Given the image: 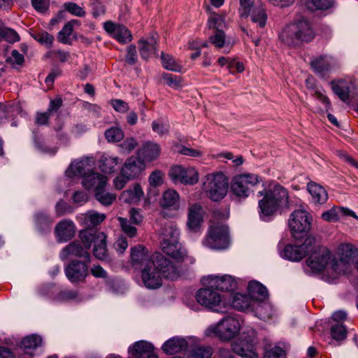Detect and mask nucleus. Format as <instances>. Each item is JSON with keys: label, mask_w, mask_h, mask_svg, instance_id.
<instances>
[{"label": "nucleus", "mask_w": 358, "mask_h": 358, "mask_svg": "<svg viewBox=\"0 0 358 358\" xmlns=\"http://www.w3.org/2000/svg\"><path fill=\"white\" fill-rule=\"evenodd\" d=\"M33 37L36 41L48 48L52 45L54 41L53 36L45 31L36 33L33 35Z\"/></svg>", "instance_id": "obj_53"}, {"label": "nucleus", "mask_w": 358, "mask_h": 358, "mask_svg": "<svg viewBox=\"0 0 358 358\" xmlns=\"http://www.w3.org/2000/svg\"><path fill=\"white\" fill-rule=\"evenodd\" d=\"M93 236L94 257L101 261L107 260L108 257L106 246V236L103 232L91 230Z\"/></svg>", "instance_id": "obj_25"}, {"label": "nucleus", "mask_w": 358, "mask_h": 358, "mask_svg": "<svg viewBox=\"0 0 358 358\" xmlns=\"http://www.w3.org/2000/svg\"><path fill=\"white\" fill-rule=\"evenodd\" d=\"M187 347L186 340L180 337H173L166 341L162 347V350L167 355L178 353Z\"/></svg>", "instance_id": "obj_32"}, {"label": "nucleus", "mask_w": 358, "mask_h": 358, "mask_svg": "<svg viewBox=\"0 0 358 358\" xmlns=\"http://www.w3.org/2000/svg\"><path fill=\"white\" fill-rule=\"evenodd\" d=\"M241 330L239 321L232 317H226L216 324L210 326L205 331L207 336H216L222 341H229Z\"/></svg>", "instance_id": "obj_8"}, {"label": "nucleus", "mask_w": 358, "mask_h": 358, "mask_svg": "<svg viewBox=\"0 0 358 358\" xmlns=\"http://www.w3.org/2000/svg\"><path fill=\"white\" fill-rule=\"evenodd\" d=\"M91 274L97 278L106 279L108 278V273L99 264H94L90 268Z\"/></svg>", "instance_id": "obj_64"}, {"label": "nucleus", "mask_w": 358, "mask_h": 358, "mask_svg": "<svg viewBox=\"0 0 358 358\" xmlns=\"http://www.w3.org/2000/svg\"><path fill=\"white\" fill-rule=\"evenodd\" d=\"M209 40L216 48H223L225 45V34L223 30L215 31V33L209 37Z\"/></svg>", "instance_id": "obj_52"}, {"label": "nucleus", "mask_w": 358, "mask_h": 358, "mask_svg": "<svg viewBox=\"0 0 358 358\" xmlns=\"http://www.w3.org/2000/svg\"><path fill=\"white\" fill-rule=\"evenodd\" d=\"M138 43L141 56L144 59H148L151 57L152 55L156 54L157 39L155 36H152L146 40H140Z\"/></svg>", "instance_id": "obj_35"}, {"label": "nucleus", "mask_w": 358, "mask_h": 358, "mask_svg": "<svg viewBox=\"0 0 358 358\" xmlns=\"http://www.w3.org/2000/svg\"><path fill=\"white\" fill-rule=\"evenodd\" d=\"M118 220L120 222L121 228L125 234H127L130 238L136 236L137 229L135 227L131 224L129 220H127L126 218L120 217H118Z\"/></svg>", "instance_id": "obj_51"}, {"label": "nucleus", "mask_w": 358, "mask_h": 358, "mask_svg": "<svg viewBox=\"0 0 358 358\" xmlns=\"http://www.w3.org/2000/svg\"><path fill=\"white\" fill-rule=\"evenodd\" d=\"M122 159L117 156L103 153L99 161L100 169L105 173H113L116 171L117 167L122 164Z\"/></svg>", "instance_id": "obj_29"}, {"label": "nucleus", "mask_w": 358, "mask_h": 358, "mask_svg": "<svg viewBox=\"0 0 358 358\" xmlns=\"http://www.w3.org/2000/svg\"><path fill=\"white\" fill-rule=\"evenodd\" d=\"M255 305V308L252 312H255L256 315L262 320L270 319L273 315V309L272 306L266 301L257 303Z\"/></svg>", "instance_id": "obj_40"}, {"label": "nucleus", "mask_w": 358, "mask_h": 358, "mask_svg": "<svg viewBox=\"0 0 358 358\" xmlns=\"http://www.w3.org/2000/svg\"><path fill=\"white\" fill-rule=\"evenodd\" d=\"M332 0H306V4L308 9L323 10L329 8L331 6Z\"/></svg>", "instance_id": "obj_50"}, {"label": "nucleus", "mask_w": 358, "mask_h": 358, "mask_svg": "<svg viewBox=\"0 0 358 358\" xmlns=\"http://www.w3.org/2000/svg\"><path fill=\"white\" fill-rule=\"evenodd\" d=\"M331 86L334 93L343 101L349 99L350 92L355 88L356 84L350 78L332 80Z\"/></svg>", "instance_id": "obj_22"}, {"label": "nucleus", "mask_w": 358, "mask_h": 358, "mask_svg": "<svg viewBox=\"0 0 358 358\" xmlns=\"http://www.w3.org/2000/svg\"><path fill=\"white\" fill-rule=\"evenodd\" d=\"M288 346L283 343H279L269 350H266L264 358H286Z\"/></svg>", "instance_id": "obj_41"}, {"label": "nucleus", "mask_w": 358, "mask_h": 358, "mask_svg": "<svg viewBox=\"0 0 358 358\" xmlns=\"http://www.w3.org/2000/svg\"><path fill=\"white\" fill-rule=\"evenodd\" d=\"M42 344V338L37 335L25 337L21 342V347L24 350L35 349Z\"/></svg>", "instance_id": "obj_44"}, {"label": "nucleus", "mask_w": 358, "mask_h": 358, "mask_svg": "<svg viewBox=\"0 0 358 358\" xmlns=\"http://www.w3.org/2000/svg\"><path fill=\"white\" fill-rule=\"evenodd\" d=\"M157 254L151 257L148 250L142 245L131 248L129 264L134 271H141L147 264L154 262Z\"/></svg>", "instance_id": "obj_16"}, {"label": "nucleus", "mask_w": 358, "mask_h": 358, "mask_svg": "<svg viewBox=\"0 0 358 358\" xmlns=\"http://www.w3.org/2000/svg\"><path fill=\"white\" fill-rule=\"evenodd\" d=\"M213 350L210 346H197L191 353L192 358H211Z\"/></svg>", "instance_id": "obj_46"}, {"label": "nucleus", "mask_w": 358, "mask_h": 358, "mask_svg": "<svg viewBox=\"0 0 358 358\" xmlns=\"http://www.w3.org/2000/svg\"><path fill=\"white\" fill-rule=\"evenodd\" d=\"M55 211L58 217L62 216L66 213H69L73 211L72 208L66 203L60 201L55 206Z\"/></svg>", "instance_id": "obj_63"}, {"label": "nucleus", "mask_w": 358, "mask_h": 358, "mask_svg": "<svg viewBox=\"0 0 358 358\" xmlns=\"http://www.w3.org/2000/svg\"><path fill=\"white\" fill-rule=\"evenodd\" d=\"M94 161L92 157H85L79 161H75L71 164L66 171L68 177L80 176L83 179L92 171Z\"/></svg>", "instance_id": "obj_21"}, {"label": "nucleus", "mask_w": 358, "mask_h": 358, "mask_svg": "<svg viewBox=\"0 0 358 358\" xmlns=\"http://www.w3.org/2000/svg\"><path fill=\"white\" fill-rule=\"evenodd\" d=\"M108 178L101 173L94 171L90 172L85 176L82 181V184L85 189H94L95 193L103 189L107 183Z\"/></svg>", "instance_id": "obj_27"}, {"label": "nucleus", "mask_w": 358, "mask_h": 358, "mask_svg": "<svg viewBox=\"0 0 358 358\" xmlns=\"http://www.w3.org/2000/svg\"><path fill=\"white\" fill-rule=\"evenodd\" d=\"M255 305L249 295L241 294H236L232 300L229 301V307L231 306L239 311H252L255 308Z\"/></svg>", "instance_id": "obj_31"}, {"label": "nucleus", "mask_w": 358, "mask_h": 358, "mask_svg": "<svg viewBox=\"0 0 358 358\" xmlns=\"http://www.w3.org/2000/svg\"><path fill=\"white\" fill-rule=\"evenodd\" d=\"M228 185V179L222 173H214L205 177L203 189L210 199L217 201L226 196Z\"/></svg>", "instance_id": "obj_9"}, {"label": "nucleus", "mask_w": 358, "mask_h": 358, "mask_svg": "<svg viewBox=\"0 0 358 358\" xmlns=\"http://www.w3.org/2000/svg\"><path fill=\"white\" fill-rule=\"evenodd\" d=\"M214 289L208 286L199 289L195 295L196 301L213 312L227 313L229 308V300L224 295H221Z\"/></svg>", "instance_id": "obj_6"}, {"label": "nucleus", "mask_w": 358, "mask_h": 358, "mask_svg": "<svg viewBox=\"0 0 358 358\" xmlns=\"http://www.w3.org/2000/svg\"><path fill=\"white\" fill-rule=\"evenodd\" d=\"M202 208L199 204H193L189 207L187 227L189 229L196 231L202 222Z\"/></svg>", "instance_id": "obj_34"}, {"label": "nucleus", "mask_w": 358, "mask_h": 358, "mask_svg": "<svg viewBox=\"0 0 358 358\" xmlns=\"http://www.w3.org/2000/svg\"><path fill=\"white\" fill-rule=\"evenodd\" d=\"M151 186L158 187L163 183V173L161 171L157 170L151 173L148 178Z\"/></svg>", "instance_id": "obj_59"}, {"label": "nucleus", "mask_w": 358, "mask_h": 358, "mask_svg": "<svg viewBox=\"0 0 358 358\" xmlns=\"http://www.w3.org/2000/svg\"><path fill=\"white\" fill-rule=\"evenodd\" d=\"M95 197L101 204L109 206L115 200L116 194L106 192L103 188L95 193Z\"/></svg>", "instance_id": "obj_48"}, {"label": "nucleus", "mask_w": 358, "mask_h": 358, "mask_svg": "<svg viewBox=\"0 0 358 358\" xmlns=\"http://www.w3.org/2000/svg\"><path fill=\"white\" fill-rule=\"evenodd\" d=\"M65 9L71 14L77 17H84L85 12L84 9L76 3L69 2L64 4Z\"/></svg>", "instance_id": "obj_56"}, {"label": "nucleus", "mask_w": 358, "mask_h": 358, "mask_svg": "<svg viewBox=\"0 0 358 358\" xmlns=\"http://www.w3.org/2000/svg\"><path fill=\"white\" fill-rule=\"evenodd\" d=\"M108 142H119L124 138V132L119 127H111L105 131Z\"/></svg>", "instance_id": "obj_49"}, {"label": "nucleus", "mask_w": 358, "mask_h": 358, "mask_svg": "<svg viewBox=\"0 0 358 358\" xmlns=\"http://www.w3.org/2000/svg\"><path fill=\"white\" fill-rule=\"evenodd\" d=\"M0 36L4 38L6 41L9 43H15L19 41V35L17 33L8 27H6L3 23L0 20Z\"/></svg>", "instance_id": "obj_45"}, {"label": "nucleus", "mask_w": 358, "mask_h": 358, "mask_svg": "<svg viewBox=\"0 0 358 358\" xmlns=\"http://www.w3.org/2000/svg\"><path fill=\"white\" fill-rule=\"evenodd\" d=\"M307 188L315 203H324L327 201L328 194L324 187L311 182L308 184Z\"/></svg>", "instance_id": "obj_38"}, {"label": "nucleus", "mask_w": 358, "mask_h": 358, "mask_svg": "<svg viewBox=\"0 0 358 358\" xmlns=\"http://www.w3.org/2000/svg\"><path fill=\"white\" fill-rule=\"evenodd\" d=\"M153 350L154 346L152 343L145 341H139L129 347L128 352L129 355H134L140 357V358H145L147 354L153 351Z\"/></svg>", "instance_id": "obj_37"}, {"label": "nucleus", "mask_w": 358, "mask_h": 358, "mask_svg": "<svg viewBox=\"0 0 358 358\" xmlns=\"http://www.w3.org/2000/svg\"><path fill=\"white\" fill-rule=\"evenodd\" d=\"M310 66L316 75L324 78L338 69L341 64L336 58L329 55H322L313 58Z\"/></svg>", "instance_id": "obj_15"}, {"label": "nucleus", "mask_w": 358, "mask_h": 358, "mask_svg": "<svg viewBox=\"0 0 358 358\" xmlns=\"http://www.w3.org/2000/svg\"><path fill=\"white\" fill-rule=\"evenodd\" d=\"M80 241H76L66 247L60 252V258L62 260L66 259L70 256L84 258L88 262L90 260L89 249L91 248L93 241V236L91 230H83L79 234Z\"/></svg>", "instance_id": "obj_7"}, {"label": "nucleus", "mask_w": 358, "mask_h": 358, "mask_svg": "<svg viewBox=\"0 0 358 358\" xmlns=\"http://www.w3.org/2000/svg\"><path fill=\"white\" fill-rule=\"evenodd\" d=\"M315 32L310 22L305 20L294 21L287 24L279 34V39L289 46H297L303 42H310Z\"/></svg>", "instance_id": "obj_4"}, {"label": "nucleus", "mask_w": 358, "mask_h": 358, "mask_svg": "<svg viewBox=\"0 0 358 358\" xmlns=\"http://www.w3.org/2000/svg\"><path fill=\"white\" fill-rule=\"evenodd\" d=\"M208 25L210 29H213L215 31L223 30L226 27L224 17L217 13H211L210 15Z\"/></svg>", "instance_id": "obj_42"}, {"label": "nucleus", "mask_w": 358, "mask_h": 358, "mask_svg": "<svg viewBox=\"0 0 358 358\" xmlns=\"http://www.w3.org/2000/svg\"><path fill=\"white\" fill-rule=\"evenodd\" d=\"M82 219L83 223L86 227H95L101 224L105 219L106 215L100 213L94 210H89L84 214H82Z\"/></svg>", "instance_id": "obj_39"}, {"label": "nucleus", "mask_w": 358, "mask_h": 358, "mask_svg": "<svg viewBox=\"0 0 358 358\" xmlns=\"http://www.w3.org/2000/svg\"><path fill=\"white\" fill-rule=\"evenodd\" d=\"M160 203L164 208L178 210L180 208V195L176 190L169 189L164 192Z\"/></svg>", "instance_id": "obj_33"}, {"label": "nucleus", "mask_w": 358, "mask_h": 358, "mask_svg": "<svg viewBox=\"0 0 358 358\" xmlns=\"http://www.w3.org/2000/svg\"><path fill=\"white\" fill-rule=\"evenodd\" d=\"M55 234L57 241L66 242L75 236L76 226L71 220H64L55 226Z\"/></svg>", "instance_id": "obj_26"}, {"label": "nucleus", "mask_w": 358, "mask_h": 358, "mask_svg": "<svg viewBox=\"0 0 358 358\" xmlns=\"http://www.w3.org/2000/svg\"><path fill=\"white\" fill-rule=\"evenodd\" d=\"M203 284L211 288L222 292H231L236 289V281L232 276L224 275H208L202 280Z\"/></svg>", "instance_id": "obj_18"}, {"label": "nucleus", "mask_w": 358, "mask_h": 358, "mask_svg": "<svg viewBox=\"0 0 358 358\" xmlns=\"http://www.w3.org/2000/svg\"><path fill=\"white\" fill-rule=\"evenodd\" d=\"M169 176L175 184L192 185L199 181V174L192 166L176 165L170 168Z\"/></svg>", "instance_id": "obj_14"}, {"label": "nucleus", "mask_w": 358, "mask_h": 358, "mask_svg": "<svg viewBox=\"0 0 358 358\" xmlns=\"http://www.w3.org/2000/svg\"><path fill=\"white\" fill-rule=\"evenodd\" d=\"M331 337L336 341H343L346 338L347 329L341 323H336L331 327Z\"/></svg>", "instance_id": "obj_47"}, {"label": "nucleus", "mask_w": 358, "mask_h": 358, "mask_svg": "<svg viewBox=\"0 0 358 358\" xmlns=\"http://www.w3.org/2000/svg\"><path fill=\"white\" fill-rule=\"evenodd\" d=\"M313 241V238H308L301 245H287L285 247L281 256L292 262H299L307 254H309Z\"/></svg>", "instance_id": "obj_19"}, {"label": "nucleus", "mask_w": 358, "mask_h": 358, "mask_svg": "<svg viewBox=\"0 0 358 358\" xmlns=\"http://www.w3.org/2000/svg\"><path fill=\"white\" fill-rule=\"evenodd\" d=\"M179 231L176 225L167 222L161 229V247L163 252L171 257L178 267V264L187 257V251L178 243ZM172 262V261H171Z\"/></svg>", "instance_id": "obj_5"}, {"label": "nucleus", "mask_w": 358, "mask_h": 358, "mask_svg": "<svg viewBox=\"0 0 358 358\" xmlns=\"http://www.w3.org/2000/svg\"><path fill=\"white\" fill-rule=\"evenodd\" d=\"M144 196V192L138 183L122 192L120 199L124 203L137 205Z\"/></svg>", "instance_id": "obj_28"}, {"label": "nucleus", "mask_w": 358, "mask_h": 358, "mask_svg": "<svg viewBox=\"0 0 358 358\" xmlns=\"http://www.w3.org/2000/svg\"><path fill=\"white\" fill-rule=\"evenodd\" d=\"M248 292L252 302H262L268 299V291L263 285L257 281H251L248 284Z\"/></svg>", "instance_id": "obj_30"}, {"label": "nucleus", "mask_w": 358, "mask_h": 358, "mask_svg": "<svg viewBox=\"0 0 358 358\" xmlns=\"http://www.w3.org/2000/svg\"><path fill=\"white\" fill-rule=\"evenodd\" d=\"M312 217L305 209L295 210L289 216L288 224L295 239L303 238L310 229Z\"/></svg>", "instance_id": "obj_12"}, {"label": "nucleus", "mask_w": 358, "mask_h": 358, "mask_svg": "<svg viewBox=\"0 0 358 358\" xmlns=\"http://www.w3.org/2000/svg\"><path fill=\"white\" fill-rule=\"evenodd\" d=\"M339 207H333L322 214V218L327 222H336L339 220Z\"/></svg>", "instance_id": "obj_55"}, {"label": "nucleus", "mask_w": 358, "mask_h": 358, "mask_svg": "<svg viewBox=\"0 0 358 358\" xmlns=\"http://www.w3.org/2000/svg\"><path fill=\"white\" fill-rule=\"evenodd\" d=\"M160 147L158 144L147 142L143 144L142 148L138 151V155L143 158L144 160L152 162L159 156Z\"/></svg>", "instance_id": "obj_36"}, {"label": "nucleus", "mask_w": 358, "mask_h": 358, "mask_svg": "<svg viewBox=\"0 0 358 358\" xmlns=\"http://www.w3.org/2000/svg\"><path fill=\"white\" fill-rule=\"evenodd\" d=\"M145 169V164L143 160L136 156H131L126 159L121 171L127 178L133 180L139 176Z\"/></svg>", "instance_id": "obj_23"}, {"label": "nucleus", "mask_w": 358, "mask_h": 358, "mask_svg": "<svg viewBox=\"0 0 358 358\" xmlns=\"http://www.w3.org/2000/svg\"><path fill=\"white\" fill-rule=\"evenodd\" d=\"M72 32L73 28L71 27V24L66 23L58 34L59 41L64 44L69 43Z\"/></svg>", "instance_id": "obj_54"}, {"label": "nucleus", "mask_w": 358, "mask_h": 358, "mask_svg": "<svg viewBox=\"0 0 358 358\" xmlns=\"http://www.w3.org/2000/svg\"><path fill=\"white\" fill-rule=\"evenodd\" d=\"M103 28L106 32L121 43H127L132 40L131 31L122 24L107 21L104 23Z\"/></svg>", "instance_id": "obj_24"}, {"label": "nucleus", "mask_w": 358, "mask_h": 358, "mask_svg": "<svg viewBox=\"0 0 358 358\" xmlns=\"http://www.w3.org/2000/svg\"><path fill=\"white\" fill-rule=\"evenodd\" d=\"M138 143L134 138H126L121 144L120 148L124 153H130L137 146Z\"/></svg>", "instance_id": "obj_58"}, {"label": "nucleus", "mask_w": 358, "mask_h": 358, "mask_svg": "<svg viewBox=\"0 0 358 358\" xmlns=\"http://www.w3.org/2000/svg\"><path fill=\"white\" fill-rule=\"evenodd\" d=\"M258 196H264L259 201L261 216L272 215L279 209L288 207L289 204L287 190L279 184L270 186L265 192L259 191Z\"/></svg>", "instance_id": "obj_3"}, {"label": "nucleus", "mask_w": 358, "mask_h": 358, "mask_svg": "<svg viewBox=\"0 0 358 358\" xmlns=\"http://www.w3.org/2000/svg\"><path fill=\"white\" fill-rule=\"evenodd\" d=\"M261 182V178L255 174L245 173L235 176L231 182V191L238 197L246 198L252 188Z\"/></svg>", "instance_id": "obj_13"}, {"label": "nucleus", "mask_w": 358, "mask_h": 358, "mask_svg": "<svg viewBox=\"0 0 358 358\" xmlns=\"http://www.w3.org/2000/svg\"><path fill=\"white\" fill-rule=\"evenodd\" d=\"M152 130L157 132L159 136H163L169 132V125L166 122H159L154 121L152 124Z\"/></svg>", "instance_id": "obj_60"}, {"label": "nucleus", "mask_w": 358, "mask_h": 358, "mask_svg": "<svg viewBox=\"0 0 358 358\" xmlns=\"http://www.w3.org/2000/svg\"><path fill=\"white\" fill-rule=\"evenodd\" d=\"M239 4L238 11L241 17L250 16L252 22L259 27L266 26L267 14L259 0H239Z\"/></svg>", "instance_id": "obj_10"}, {"label": "nucleus", "mask_w": 358, "mask_h": 358, "mask_svg": "<svg viewBox=\"0 0 358 358\" xmlns=\"http://www.w3.org/2000/svg\"><path fill=\"white\" fill-rule=\"evenodd\" d=\"M355 250L350 244H341L337 253L332 258L330 251L325 247L311 245L307 266L313 272H321L327 266L337 275L347 273L354 262Z\"/></svg>", "instance_id": "obj_1"}, {"label": "nucleus", "mask_w": 358, "mask_h": 358, "mask_svg": "<svg viewBox=\"0 0 358 358\" xmlns=\"http://www.w3.org/2000/svg\"><path fill=\"white\" fill-rule=\"evenodd\" d=\"M126 62L130 65H134L137 61V54L136 46L129 45L127 48Z\"/></svg>", "instance_id": "obj_62"}, {"label": "nucleus", "mask_w": 358, "mask_h": 358, "mask_svg": "<svg viewBox=\"0 0 358 358\" xmlns=\"http://www.w3.org/2000/svg\"><path fill=\"white\" fill-rule=\"evenodd\" d=\"M164 83L169 87L178 89L181 86V78L173 74H165L163 77Z\"/></svg>", "instance_id": "obj_57"}, {"label": "nucleus", "mask_w": 358, "mask_h": 358, "mask_svg": "<svg viewBox=\"0 0 358 358\" xmlns=\"http://www.w3.org/2000/svg\"><path fill=\"white\" fill-rule=\"evenodd\" d=\"M143 285L150 289L160 287L162 276L168 279H176L179 276L178 266L161 254H157L154 262H150L141 270Z\"/></svg>", "instance_id": "obj_2"}, {"label": "nucleus", "mask_w": 358, "mask_h": 358, "mask_svg": "<svg viewBox=\"0 0 358 358\" xmlns=\"http://www.w3.org/2000/svg\"><path fill=\"white\" fill-rule=\"evenodd\" d=\"M313 96L325 105L327 110L330 108L331 102L329 98L324 94V91L322 88H316L314 91Z\"/></svg>", "instance_id": "obj_61"}, {"label": "nucleus", "mask_w": 358, "mask_h": 358, "mask_svg": "<svg viewBox=\"0 0 358 358\" xmlns=\"http://www.w3.org/2000/svg\"><path fill=\"white\" fill-rule=\"evenodd\" d=\"M234 352L243 358H258V354L255 348V336L248 338L243 336L234 342L231 345Z\"/></svg>", "instance_id": "obj_20"}, {"label": "nucleus", "mask_w": 358, "mask_h": 358, "mask_svg": "<svg viewBox=\"0 0 358 358\" xmlns=\"http://www.w3.org/2000/svg\"><path fill=\"white\" fill-rule=\"evenodd\" d=\"M161 59L162 65L165 69L177 72L181 70L182 66L173 57L162 52Z\"/></svg>", "instance_id": "obj_43"}, {"label": "nucleus", "mask_w": 358, "mask_h": 358, "mask_svg": "<svg viewBox=\"0 0 358 358\" xmlns=\"http://www.w3.org/2000/svg\"><path fill=\"white\" fill-rule=\"evenodd\" d=\"M65 275L72 283L84 282L89 274L87 263L80 260H73L65 267Z\"/></svg>", "instance_id": "obj_17"}, {"label": "nucleus", "mask_w": 358, "mask_h": 358, "mask_svg": "<svg viewBox=\"0 0 358 358\" xmlns=\"http://www.w3.org/2000/svg\"><path fill=\"white\" fill-rule=\"evenodd\" d=\"M229 242L228 227L222 224H215L210 226L203 245L213 250H224L229 247Z\"/></svg>", "instance_id": "obj_11"}]
</instances>
